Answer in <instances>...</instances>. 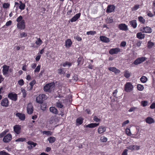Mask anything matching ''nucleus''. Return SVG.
I'll use <instances>...</instances> for the list:
<instances>
[{"label": "nucleus", "mask_w": 155, "mask_h": 155, "mask_svg": "<svg viewBox=\"0 0 155 155\" xmlns=\"http://www.w3.org/2000/svg\"><path fill=\"white\" fill-rule=\"evenodd\" d=\"M47 99V96L45 94L39 95L36 98V102L39 104H42L43 101Z\"/></svg>", "instance_id": "f257e3e1"}, {"label": "nucleus", "mask_w": 155, "mask_h": 155, "mask_svg": "<svg viewBox=\"0 0 155 155\" xmlns=\"http://www.w3.org/2000/svg\"><path fill=\"white\" fill-rule=\"evenodd\" d=\"M55 85V84L54 82L47 84L44 87V90L45 92L50 91Z\"/></svg>", "instance_id": "f03ea898"}, {"label": "nucleus", "mask_w": 155, "mask_h": 155, "mask_svg": "<svg viewBox=\"0 0 155 155\" xmlns=\"http://www.w3.org/2000/svg\"><path fill=\"white\" fill-rule=\"evenodd\" d=\"M133 86L130 82L127 83L124 86V90L126 92H130L133 90Z\"/></svg>", "instance_id": "7ed1b4c3"}, {"label": "nucleus", "mask_w": 155, "mask_h": 155, "mask_svg": "<svg viewBox=\"0 0 155 155\" xmlns=\"http://www.w3.org/2000/svg\"><path fill=\"white\" fill-rule=\"evenodd\" d=\"M12 139V135L10 134H8L4 137L3 140L4 142L7 143L9 142Z\"/></svg>", "instance_id": "20e7f679"}, {"label": "nucleus", "mask_w": 155, "mask_h": 155, "mask_svg": "<svg viewBox=\"0 0 155 155\" xmlns=\"http://www.w3.org/2000/svg\"><path fill=\"white\" fill-rule=\"evenodd\" d=\"M8 97L14 101H16L17 100V95L16 94L10 93L8 95Z\"/></svg>", "instance_id": "39448f33"}, {"label": "nucleus", "mask_w": 155, "mask_h": 155, "mask_svg": "<svg viewBox=\"0 0 155 155\" xmlns=\"http://www.w3.org/2000/svg\"><path fill=\"white\" fill-rule=\"evenodd\" d=\"M17 28L21 29H23L25 28V21L22 20L21 21L18 22L17 24Z\"/></svg>", "instance_id": "423d86ee"}, {"label": "nucleus", "mask_w": 155, "mask_h": 155, "mask_svg": "<svg viewBox=\"0 0 155 155\" xmlns=\"http://www.w3.org/2000/svg\"><path fill=\"white\" fill-rule=\"evenodd\" d=\"M14 130L17 134H19L21 131V127L18 125H16L14 126Z\"/></svg>", "instance_id": "0eeeda50"}, {"label": "nucleus", "mask_w": 155, "mask_h": 155, "mask_svg": "<svg viewBox=\"0 0 155 155\" xmlns=\"http://www.w3.org/2000/svg\"><path fill=\"white\" fill-rule=\"evenodd\" d=\"M8 101L7 98H5L2 101L1 105L2 106L6 107L8 106Z\"/></svg>", "instance_id": "6e6552de"}, {"label": "nucleus", "mask_w": 155, "mask_h": 155, "mask_svg": "<svg viewBox=\"0 0 155 155\" xmlns=\"http://www.w3.org/2000/svg\"><path fill=\"white\" fill-rule=\"evenodd\" d=\"M33 107L31 103H29L28 105L27 108V112L28 114H31L33 111Z\"/></svg>", "instance_id": "1a4fd4ad"}, {"label": "nucleus", "mask_w": 155, "mask_h": 155, "mask_svg": "<svg viewBox=\"0 0 155 155\" xmlns=\"http://www.w3.org/2000/svg\"><path fill=\"white\" fill-rule=\"evenodd\" d=\"M120 49L118 48H115L111 49L109 51V53L111 54H117L118 52H120Z\"/></svg>", "instance_id": "9d476101"}, {"label": "nucleus", "mask_w": 155, "mask_h": 155, "mask_svg": "<svg viewBox=\"0 0 155 155\" xmlns=\"http://www.w3.org/2000/svg\"><path fill=\"white\" fill-rule=\"evenodd\" d=\"M141 31L143 33H151L152 32L151 28L149 27H144L143 28V30H141Z\"/></svg>", "instance_id": "9b49d317"}, {"label": "nucleus", "mask_w": 155, "mask_h": 155, "mask_svg": "<svg viewBox=\"0 0 155 155\" xmlns=\"http://www.w3.org/2000/svg\"><path fill=\"white\" fill-rule=\"evenodd\" d=\"M115 7L113 5H109L107 7L106 12L107 13H110L113 12L115 9Z\"/></svg>", "instance_id": "f8f14e48"}, {"label": "nucleus", "mask_w": 155, "mask_h": 155, "mask_svg": "<svg viewBox=\"0 0 155 155\" xmlns=\"http://www.w3.org/2000/svg\"><path fill=\"white\" fill-rule=\"evenodd\" d=\"M118 28L121 30L127 31L128 30L127 26L125 24H121L118 25Z\"/></svg>", "instance_id": "ddd939ff"}, {"label": "nucleus", "mask_w": 155, "mask_h": 155, "mask_svg": "<svg viewBox=\"0 0 155 155\" xmlns=\"http://www.w3.org/2000/svg\"><path fill=\"white\" fill-rule=\"evenodd\" d=\"M80 16L81 13L77 14L70 20L72 22L75 21L80 18Z\"/></svg>", "instance_id": "4468645a"}, {"label": "nucleus", "mask_w": 155, "mask_h": 155, "mask_svg": "<svg viewBox=\"0 0 155 155\" xmlns=\"http://www.w3.org/2000/svg\"><path fill=\"white\" fill-rule=\"evenodd\" d=\"M106 130V127L104 126H100L98 129V133L99 134H101L105 131Z\"/></svg>", "instance_id": "2eb2a0df"}, {"label": "nucleus", "mask_w": 155, "mask_h": 155, "mask_svg": "<svg viewBox=\"0 0 155 155\" xmlns=\"http://www.w3.org/2000/svg\"><path fill=\"white\" fill-rule=\"evenodd\" d=\"M100 38V40L104 42L108 43L110 41L109 38L106 36H101Z\"/></svg>", "instance_id": "dca6fc26"}, {"label": "nucleus", "mask_w": 155, "mask_h": 155, "mask_svg": "<svg viewBox=\"0 0 155 155\" xmlns=\"http://www.w3.org/2000/svg\"><path fill=\"white\" fill-rule=\"evenodd\" d=\"M49 110L50 112L54 114H58V110L57 109L54 107H50L49 108Z\"/></svg>", "instance_id": "f3484780"}, {"label": "nucleus", "mask_w": 155, "mask_h": 155, "mask_svg": "<svg viewBox=\"0 0 155 155\" xmlns=\"http://www.w3.org/2000/svg\"><path fill=\"white\" fill-rule=\"evenodd\" d=\"M108 69L111 71L115 73V74L119 73L120 72V70L117 69L114 67H110L108 68Z\"/></svg>", "instance_id": "a211bd4d"}, {"label": "nucleus", "mask_w": 155, "mask_h": 155, "mask_svg": "<svg viewBox=\"0 0 155 155\" xmlns=\"http://www.w3.org/2000/svg\"><path fill=\"white\" fill-rule=\"evenodd\" d=\"M146 123L149 124H151L153 123H154L155 121L154 119L150 117H148L146 119Z\"/></svg>", "instance_id": "6ab92c4d"}, {"label": "nucleus", "mask_w": 155, "mask_h": 155, "mask_svg": "<svg viewBox=\"0 0 155 155\" xmlns=\"http://www.w3.org/2000/svg\"><path fill=\"white\" fill-rule=\"evenodd\" d=\"M9 68V67L8 66L5 65L3 66V73L5 75L7 74L8 72V71Z\"/></svg>", "instance_id": "aec40b11"}, {"label": "nucleus", "mask_w": 155, "mask_h": 155, "mask_svg": "<svg viewBox=\"0 0 155 155\" xmlns=\"http://www.w3.org/2000/svg\"><path fill=\"white\" fill-rule=\"evenodd\" d=\"M16 115L21 120H24L25 119V116L24 114L17 113L16 114Z\"/></svg>", "instance_id": "412c9836"}, {"label": "nucleus", "mask_w": 155, "mask_h": 155, "mask_svg": "<svg viewBox=\"0 0 155 155\" xmlns=\"http://www.w3.org/2000/svg\"><path fill=\"white\" fill-rule=\"evenodd\" d=\"M99 123H91L85 126L86 127L94 128L99 125Z\"/></svg>", "instance_id": "4be33fe9"}, {"label": "nucleus", "mask_w": 155, "mask_h": 155, "mask_svg": "<svg viewBox=\"0 0 155 155\" xmlns=\"http://www.w3.org/2000/svg\"><path fill=\"white\" fill-rule=\"evenodd\" d=\"M84 60L82 57H79L78 59L77 62L78 63V65H82L84 63Z\"/></svg>", "instance_id": "5701e85b"}, {"label": "nucleus", "mask_w": 155, "mask_h": 155, "mask_svg": "<svg viewBox=\"0 0 155 155\" xmlns=\"http://www.w3.org/2000/svg\"><path fill=\"white\" fill-rule=\"evenodd\" d=\"M145 37V35L142 34L141 32H139L137 34V37L140 39H142Z\"/></svg>", "instance_id": "b1692460"}, {"label": "nucleus", "mask_w": 155, "mask_h": 155, "mask_svg": "<svg viewBox=\"0 0 155 155\" xmlns=\"http://www.w3.org/2000/svg\"><path fill=\"white\" fill-rule=\"evenodd\" d=\"M72 44V42L70 39H68L66 41L65 45L66 47H70Z\"/></svg>", "instance_id": "393cba45"}, {"label": "nucleus", "mask_w": 155, "mask_h": 155, "mask_svg": "<svg viewBox=\"0 0 155 155\" xmlns=\"http://www.w3.org/2000/svg\"><path fill=\"white\" fill-rule=\"evenodd\" d=\"M83 119L81 117H79L76 120L77 124L78 125H80L82 124L83 122Z\"/></svg>", "instance_id": "a878e982"}, {"label": "nucleus", "mask_w": 155, "mask_h": 155, "mask_svg": "<svg viewBox=\"0 0 155 155\" xmlns=\"http://www.w3.org/2000/svg\"><path fill=\"white\" fill-rule=\"evenodd\" d=\"M136 20H134L130 22V25L134 28H135L137 27V24Z\"/></svg>", "instance_id": "bb28decb"}, {"label": "nucleus", "mask_w": 155, "mask_h": 155, "mask_svg": "<svg viewBox=\"0 0 155 155\" xmlns=\"http://www.w3.org/2000/svg\"><path fill=\"white\" fill-rule=\"evenodd\" d=\"M124 73V76L126 78H129L130 76V73L128 71H125Z\"/></svg>", "instance_id": "cd10ccee"}, {"label": "nucleus", "mask_w": 155, "mask_h": 155, "mask_svg": "<svg viewBox=\"0 0 155 155\" xmlns=\"http://www.w3.org/2000/svg\"><path fill=\"white\" fill-rule=\"evenodd\" d=\"M48 140L50 143H53L55 140V138L53 137H50L48 138Z\"/></svg>", "instance_id": "c85d7f7f"}, {"label": "nucleus", "mask_w": 155, "mask_h": 155, "mask_svg": "<svg viewBox=\"0 0 155 155\" xmlns=\"http://www.w3.org/2000/svg\"><path fill=\"white\" fill-rule=\"evenodd\" d=\"M137 59L139 62H140V64H141L143 62L145 61L147 59V58L145 57H142L139 58H137Z\"/></svg>", "instance_id": "c756f323"}, {"label": "nucleus", "mask_w": 155, "mask_h": 155, "mask_svg": "<svg viewBox=\"0 0 155 155\" xmlns=\"http://www.w3.org/2000/svg\"><path fill=\"white\" fill-rule=\"evenodd\" d=\"M41 110L45 111L47 108V104L46 103L41 104Z\"/></svg>", "instance_id": "7c9ffc66"}, {"label": "nucleus", "mask_w": 155, "mask_h": 155, "mask_svg": "<svg viewBox=\"0 0 155 155\" xmlns=\"http://www.w3.org/2000/svg\"><path fill=\"white\" fill-rule=\"evenodd\" d=\"M42 42V41L39 38H37V40L36 41L35 43L37 45H40Z\"/></svg>", "instance_id": "2f4dec72"}, {"label": "nucleus", "mask_w": 155, "mask_h": 155, "mask_svg": "<svg viewBox=\"0 0 155 155\" xmlns=\"http://www.w3.org/2000/svg\"><path fill=\"white\" fill-rule=\"evenodd\" d=\"M147 80V79L145 76H142L140 78V81L144 83L146 82Z\"/></svg>", "instance_id": "473e14b6"}, {"label": "nucleus", "mask_w": 155, "mask_h": 155, "mask_svg": "<svg viewBox=\"0 0 155 155\" xmlns=\"http://www.w3.org/2000/svg\"><path fill=\"white\" fill-rule=\"evenodd\" d=\"M153 43L151 42L150 41H149L147 43V47L149 48H151L154 45Z\"/></svg>", "instance_id": "72a5a7b5"}, {"label": "nucleus", "mask_w": 155, "mask_h": 155, "mask_svg": "<svg viewBox=\"0 0 155 155\" xmlns=\"http://www.w3.org/2000/svg\"><path fill=\"white\" fill-rule=\"evenodd\" d=\"M8 131V130H5L4 131L2 132L0 134V138H2L4 137L6 134L7 132Z\"/></svg>", "instance_id": "f704fd0d"}, {"label": "nucleus", "mask_w": 155, "mask_h": 155, "mask_svg": "<svg viewBox=\"0 0 155 155\" xmlns=\"http://www.w3.org/2000/svg\"><path fill=\"white\" fill-rule=\"evenodd\" d=\"M137 88L138 90L142 91L144 87L143 85L138 84L137 85Z\"/></svg>", "instance_id": "c9c22d12"}, {"label": "nucleus", "mask_w": 155, "mask_h": 155, "mask_svg": "<svg viewBox=\"0 0 155 155\" xmlns=\"http://www.w3.org/2000/svg\"><path fill=\"white\" fill-rule=\"evenodd\" d=\"M62 65L64 67H65L67 65H68L69 67H70L71 65V64L70 62L66 61V62L62 64Z\"/></svg>", "instance_id": "e433bc0d"}, {"label": "nucleus", "mask_w": 155, "mask_h": 155, "mask_svg": "<svg viewBox=\"0 0 155 155\" xmlns=\"http://www.w3.org/2000/svg\"><path fill=\"white\" fill-rule=\"evenodd\" d=\"M139 21L142 23H144L145 22V20L142 16H139L138 18Z\"/></svg>", "instance_id": "4c0bfd02"}, {"label": "nucleus", "mask_w": 155, "mask_h": 155, "mask_svg": "<svg viewBox=\"0 0 155 155\" xmlns=\"http://www.w3.org/2000/svg\"><path fill=\"white\" fill-rule=\"evenodd\" d=\"M58 73L60 74H64V69L62 68H61L58 69Z\"/></svg>", "instance_id": "58836bf2"}, {"label": "nucleus", "mask_w": 155, "mask_h": 155, "mask_svg": "<svg viewBox=\"0 0 155 155\" xmlns=\"http://www.w3.org/2000/svg\"><path fill=\"white\" fill-rule=\"evenodd\" d=\"M43 134L47 135H51L52 134V132L51 131H43Z\"/></svg>", "instance_id": "ea45409f"}, {"label": "nucleus", "mask_w": 155, "mask_h": 155, "mask_svg": "<svg viewBox=\"0 0 155 155\" xmlns=\"http://www.w3.org/2000/svg\"><path fill=\"white\" fill-rule=\"evenodd\" d=\"M27 143L28 144L30 145H33V147H35L37 144V143H35L33 141H28L27 142Z\"/></svg>", "instance_id": "a19ab883"}, {"label": "nucleus", "mask_w": 155, "mask_h": 155, "mask_svg": "<svg viewBox=\"0 0 155 155\" xmlns=\"http://www.w3.org/2000/svg\"><path fill=\"white\" fill-rule=\"evenodd\" d=\"M25 5L24 3H21L19 7V9L21 10H24L25 8Z\"/></svg>", "instance_id": "79ce46f5"}, {"label": "nucleus", "mask_w": 155, "mask_h": 155, "mask_svg": "<svg viewBox=\"0 0 155 155\" xmlns=\"http://www.w3.org/2000/svg\"><path fill=\"white\" fill-rule=\"evenodd\" d=\"M96 33L95 31H87L86 34L87 35H94Z\"/></svg>", "instance_id": "37998d69"}, {"label": "nucleus", "mask_w": 155, "mask_h": 155, "mask_svg": "<svg viewBox=\"0 0 155 155\" xmlns=\"http://www.w3.org/2000/svg\"><path fill=\"white\" fill-rule=\"evenodd\" d=\"M100 140L102 142H104L107 141V138L104 136H103L101 137Z\"/></svg>", "instance_id": "c03bdc74"}, {"label": "nucleus", "mask_w": 155, "mask_h": 155, "mask_svg": "<svg viewBox=\"0 0 155 155\" xmlns=\"http://www.w3.org/2000/svg\"><path fill=\"white\" fill-rule=\"evenodd\" d=\"M139 5H136L132 8V10L133 11H136L139 8Z\"/></svg>", "instance_id": "a18cd8bd"}, {"label": "nucleus", "mask_w": 155, "mask_h": 155, "mask_svg": "<svg viewBox=\"0 0 155 155\" xmlns=\"http://www.w3.org/2000/svg\"><path fill=\"white\" fill-rule=\"evenodd\" d=\"M10 6V4L8 3H4L3 5V7L4 8H8Z\"/></svg>", "instance_id": "49530a36"}, {"label": "nucleus", "mask_w": 155, "mask_h": 155, "mask_svg": "<svg viewBox=\"0 0 155 155\" xmlns=\"http://www.w3.org/2000/svg\"><path fill=\"white\" fill-rule=\"evenodd\" d=\"M26 140V139L24 138H19L17 140H15V141L18 142V141H21V142H23L25 141Z\"/></svg>", "instance_id": "de8ad7c7"}, {"label": "nucleus", "mask_w": 155, "mask_h": 155, "mask_svg": "<svg viewBox=\"0 0 155 155\" xmlns=\"http://www.w3.org/2000/svg\"><path fill=\"white\" fill-rule=\"evenodd\" d=\"M56 105L57 107L60 108H62L63 106V105L60 102H57Z\"/></svg>", "instance_id": "09e8293b"}, {"label": "nucleus", "mask_w": 155, "mask_h": 155, "mask_svg": "<svg viewBox=\"0 0 155 155\" xmlns=\"http://www.w3.org/2000/svg\"><path fill=\"white\" fill-rule=\"evenodd\" d=\"M141 103L143 107H145L147 105L148 102L147 101H142L141 102Z\"/></svg>", "instance_id": "8fccbe9b"}, {"label": "nucleus", "mask_w": 155, "mask_h": 155, "mask_svg": "<svg viewBox=\"0 0 155 155\" xmlns=\"http://www.w3.org/2000/svg\"><path fill=\"white\" fill-rule=\"evenodd\" d=\"M41 68V66L40 65H39L38 66H37L36 68H35V70L34 71V72H38L40 70Z\"/></svg>", "instance_id": "3c124183"}, {"label": "nucleus", "mask_w": 155, "mask_h": 155, "mask_svg": "<svg viewBox=\"0 0 155 155\" xmlns=\"http://www.w3.org/2000/svg\"><path fill=\"white\" fill-rule=\"evenodd\" d=\"M0 155H10L8 153H6L4 150L1 151L0 152Z\"/></svg>", "instance_id": "603ef678"}, {"label": "nucleus", "mask_w": 155, "mask_h": 155, "mask_svg": "<svg viewBox=\"0 0 155 155\" xmlns=\"http://www.w3.org/2000/svg\"><path fill=\"white\" fill-rule=\"evenodd\" d=\"M18 83V84L21 86H22L24 84V81L22 79L20 80Z\"/></svg>", "instance_id": "864d4df0"}, {"label": "nucleus", "mask_w": 155, "mask_h": 155, "mask_svg": "<svg viewBox=\"0 0 155 155\" xmlns=\"http://www.w3.org/2000/svg\"><path fill=\"white\" fill-rule=\"evenodd\" d=\"M134 145H131L127 147V148L128 149L131 150H135V148H134Z\"/></svg>", "instance_id": "5fc2aeb1"}, {"label": "nucleus", "mask_w": 155, "mask_h": 155, "mask_svg": "<svg viewBox=\"0 0 155 155\" xmlns=\"http://www.w3.org/2000/svg\"><path fill=\"white\" fill-rule=\"evenodd\" d=\"M22 94H23V97L24 98H25L26 97V91L25 89H22L21 90Z\"/></svg>", "instance_id": "6e6d98bb"}, {"label": "nucleus", "mask_w": 155, "mask_h": 155, "mask_svg": "<svg viewBox=\"0 0 155 155\" xmlns=\"http://www.w3.org/2000/svg\"><path fill=\"white\" fill-rule=\"evenodd\" d=\"M126 133L129 136H130L131 135V133L130 130L129 128H126Z\"/></svg>", "instance_id": "4d7b16f0"}, {"label": "nucleus", "mask_w": 155, "mask_h": 155, "mask_svg": "<svg viewBox=\"0 0 155 155\" xmlns=\"http://www.w3.org/2000/svg\"><path fill=\"white\" fill-rule=\"evenodd\" d=\"M27 34L25 32H22L20 34V37L22 38L23 37H25L27 36Z\"/></svg>", "instance_id": "13d9d810"}, {"label": "nucleus", "mask_w": 155, "mask_h": 155, "mask_svg": "<svg viewBox=\"0 0 155 155\" xmlns=\"http://www.w3.org/2000/svg\"><path fill=\"white\" fill-rule=\"evenodd\" d=\"M36 81H35L34 80L31 81L30 83L29 84L30 85L31 87V88H33V87L34 86V84L35 83Z\"/></svg>", "instance_id": "bf43d9fd"}, {"label": "nucleus", "mask_w": 155, "mask_h": 155, "mask_svg": "<svg viewBox=\"0 0 155 155\" xmlns=\"http://www.w3.org/2000/svg\"><path fill=\"white\" fill-rule=\"evenodd\" d=\"M94 120L97 122H99L101 120L100 119L98 118L97 117L95 116L94 117Z\"/></svg>", "instance_id": "052dcab7"}, {"label": "nucleus", "mask_w": 155, "mask_h": 155, "mask_svg": "<svg viewBox=\"0 0 155 155\" xmlns=\"http://www.w3.org/2000/svg\"><path fill=\"white\" fill-rule=\"evenodd\" d=\"M129 122V121L128 120H127L125 121L122 124V126L123 127L126 124H128Z\"/></svg>", "instance_id": "680f3d73"}, {"label": "nucleus", "mask_w": 155, "mask_h": 155, "mask_svg": "<svg viewBox=\"0 0 155 155\" xmlns=\"http://www.w3.org/2000/svg\"><path fill=\"white\" fill-rule=\"evenodd\" d=\"M22 16H20L17 18L16 19V21L18 22H19L22 20Z\"/></svg>", "instance_id": "e2e57ef3"}, {"label": "nucleus", "mask_w": 155, "mask_h": 155, "mask_svg": "<svg viewBox=\"0 0 155 155\" xmlns=\"http://www.w3.org/2000/svg\"><path fill=\"white\" fill-rule=\"evenodd\" d=\"M12 21L11 20H9L6 23L5 25L7 26H8L12 24Z\"/></svg>", "instance_id": "0e129e2a"}, {"label": "nucleus", "mask_w": 155, "mask_h": 155, "mask_svg": "<svg viewBox=\"0 0 155 155\" xmlns=\"http://www.w3.org/2000/svg\"><path fill=\"white\" fill-rule=\"evenodd\" d=\"M134 64L136 65L140 64V62H139L137 58L134 61Z\"/></svg>", "instance_id": "69168bd1"}, {"label": "nucleus", "mask_w": 155, "mask_h": 155, "mask_svg": "<svg viewBox=\"0 0 155 155\" xmlns=\"http://www.w3.org/2000/svg\"><path fill=\"white\" fill-rule=\"evenodd\" d=\"M126 42L125 41H122L120 44V46L123 47H125L126 45Z\"/></svg>", "instance_id": "338daca9"}, {"label": "nucleus", "mask_w": 155, "mask_h": 155, "mask_svg": "<svg viewBox=\"0 0 155 155\" xmlns=\"http://www.w3.org/2000/svg\"><path fill=\"white\" fill-rule=\"evenodd\" d=\"M128 150L127 149H125L122 154V155H127V151Z\"/></svg>", "instance_id": "774afa93"}]
</instances>
